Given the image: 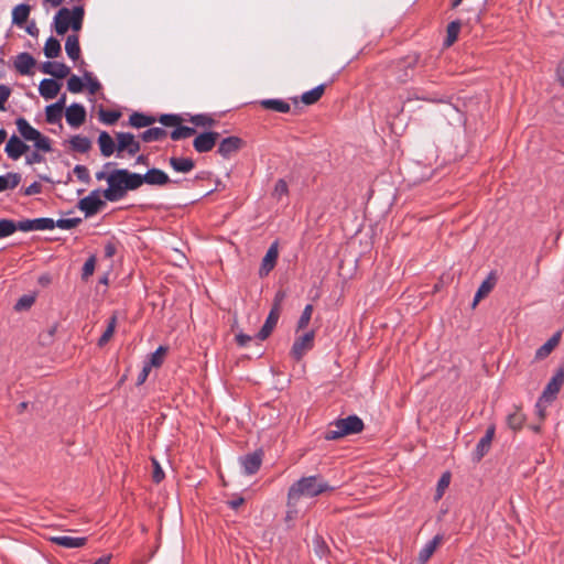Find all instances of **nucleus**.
<instances>
[{
	"mask_svg": "<svg viewBox=\"0 0 564 564\" xmlns=\"http://www.w3.org/2000/svg\"><path fill=\"white\" fill-rule=\"evenodd\" d=\"M108 187L104 191V197L109 202L122 199L128 191L138 189L141 186L140 174L126 169H118L107 176Z\"/></svg>",
	"mask_w": 564,
	"mask_h": 564,
	"instance_id": "obj_1",
	"label": "nucleus"
},
{
	"mask_svg": "<svg viewBox=\"0 0 564 564\" xmlns=\"http://www.w3.org/2000/svg\"><path fill=\"white\" fill-rule=\"evenodd\" d=\"M332 488L318 476L302 477L289 488L290 505H299L301 498H314Z\"/></svg>",
	"mask_w": 564,
	"mask_h": 564,
	"instance_id": "obj_2",
	"label": "nucleus"
},
{
	"mask_svg": "<svg viewBox=\"0 0 564 564\" xmlns=\"http://www.w3.org/2000/svg\"><path fill=\"white\" fill-rule=\"evenodd\" d=\"M362 430V420L357 415H349L333 422L325 432V438L327 441L338 440L350 434L360 433Z\"/></svg>",
	"mask_w": 564,
	"mask_h": 564,
	"instance_id": "obj_3",
	"label": "nucleus"
},
{
	"mask_svg": "<svg viewBox=\"0 0 564 564\" xmlns=\"http://www.w3.org/2000/svg\"><path fill=\"white\" fill-rule=\"evenodd\" d=\"M15 124L21 137L26 141L33 142L36 150L44 153L52 151L51 140L33 128L26 119L18 118Z\"/></svg>",
	"mask_w": 564,
	"mask_h": 564,
	"instance_id": "obj_4",
	"label": "nucleus"
},
{
	"mask_svg": "<svg viewBox=\"0 0 564 564\" xmlns=\"http://www.w3.org/2000/svg\"><path fill=\"white\" fill-rule=\"evenodd\" d=\"M564 383V369H560L549 381L546 387L544 388L541 398L539 399L536 403V408H541L542 403H550L552 402L557 392L560 391L561 387Z\"/></svg>",
	"mask_w": 564,
	"mask_h": 564,
	"instance_id": "obj_5",
	"label": "nucleus"
},
{
	"mask_svg": "<svg viewBox=\"0 0 564 564\" xmlns=\"http://www.w3.org/2000/svg\"><path fill=\"white\" fill-rule=\"evenodd\" d=\"M117 138V152L118 156L121 152L127 151L129 155L137 154L141 147L140 142L135 140L134 135L129 132H118L116 134Z\"/></svg>",
	"mask_w": 564,
	"mask_h": 564,
	"instance_id": "obj_6",
	"label": "nucleus"
},
{
	"mask_svg": "<svg viewBox=\"0 0 564 564\" xmlns=\"http://www.w3.org/2000/svg\"><path fill=\"white\" fill-rule=\"evenodd\" d=\"M104 202L100 199L99 191H93L89 195L82 198L78 203V207L85 213L86 217L94 216L104 206Z\"/></svg>",
	"mask_w": 564,
	"mask_h": 564,
	"instance_id": "obj_7",
	"label": "nucleus"
},
{
	"mask_svg": "<svg viewBox=\"0 0 564 564\" xmlns=\"http://www.w3.org/2000/svg\"><path fill=\"white\" fill-rule=\"evenodd\" d=\"M18 227L20 231H36V230H52L55 228V221L52 218H35V219H25L18 221Z\"/></svg>",
	"mask_w": 564,
	"mask_h": 564,
	"instance_id": "obj_8",
	"label": "nucleus"
},
{
	"mask_svg": "<svg viewBox=\"0 0 564 564\" xmlns=\"http://www.w3.org/2000/svg\"><path fill=\"white\" fill-rule=\"evenodd\" d=\"M314 337V332H308L295 339L291 354L296 360H300L308 350L312 349Z\"/></svg>",
	"mask_w": 564,
	"mask_h": 564,
	"instance_id": "obj_9",
	"label": "nucleus"
},
{
	"mask_svg": "<svg viewBox=\"0 0 564 564\" xmlns=\"http://www.w3.org/2000/svg\"><path fill=\"white\" fill-rule=\"evenodd\" d=\"M30 147L25 144L15 134L11 135L7 141L4 151L11 160H19L23 154L29 151Z\"/></svg>",
	"mask_w": 564,
	"mask_h": 564,
	"instance_id": "obj_10",
	"label": "nucleus"
},
{
	"mask_svg": "<svg viewBox=\"0 0 564 564\" xmlns=\"http://www.w3.org/2000/svg\"><path fill=\"white\" fill-rule=\"evenodd\" d=\"M218 137L214 131L203 132L194 139L193 147L199 153L208 152L215 147Z\"/></svg>",
	"mask_w": 564,
	"mask_h": 564,
	"instance_id": "obj_11",
	"label": "nucleus"
},
{
	"mask_svg": "<svg viewBox=\"0 0 564 564\" xmlns=\"http://www.w3.org/2000/svg\"><path fill=\"white\" fill-rule=\"evenodd\" d=\"M65 118L70 127L78 128L86 119V110L80 104H72L65 110Z\"/></svg>",
	"mask_w": 564,
	"mask_h": 564,
	"instance_id": "obj_12",
	"label": "nucleus"
},
{
	"mask_svg": "<svg viewBox=\"0 0 564 564\" xmlns=\"http://www.w3.org/2000/svg\"><path fill=\"white\" fill-rule=\"evenodd\" d=\"M495 426L490 425L485 435L479 440L474 451V460L479 462L490 449L491 442L495 436Z\"/></svg>",
	"mask_w": 564,
	"mask_h": 564,
	"instance_id": "obj_13",
	"label": "nucleus"
},
{
	"mask_svg": "<svg viewBox=\"0 0 564 564\" xmlns=\"http://www.w3.org/2000/svg\"><path fill=\"white\" fill-rule=\"evenodd\" d=\"M140 177L141 185L145 183L149 185L163 186L171 182L169 175L160 169H150L145 174H140Z\"/></svg>",
	"mask_w": 564,
	"mask_h": 564,
	"instance_id": "obj_14",
	"label": "nucleus"
},
{
	"mask_svg": "<svg viewBox=\"0 0 564 564\" xmlns=\"http://www.w3.org/2000/svg\"><path fill=\"white\" fill-rule=\"evenodd\" d=\"M70 19H73V10L62 8L57 11L54 17V28L58 35H63L68 31L72 23Z\"/></svg>",
	"mask_w": 564,
	"mask_h": 564,
	"instance_id": "obj_15",
	"label": "nucleus"
},
{
	"mask_svg": "<svg viewBox=\"0 0 564 564\" xmlns=\"http://www.w3.org/2000/svg\"><path fill=\"white\" fill-rule=\"evenodd\" d=\"M278 257H279L278 243L273 242L269 247L265 256L262 259V262H261V265L259 269L260 276H265L270 273V271L274 268V265L276 263Z\"/></svg>",
	"mask_w": 564,
	"mask_h": 564,
	"instance_id": "obj_16",
	"label": "nucleus"
},
{
	"mask_svg": "<svg viewBox=\"0 0 564 564\" xmlns=\"http://www.w3.org/2000/svg\"><path fill=\"white\" fill-rule=\"evenodd\" d=\"M242 145V140L238 137H228L220 141L218 147V153L225 158H230L236 153Z\"/></svg>",
	"mask_w": 564,
	"mask_h": 564,
	"instance_id": "obj_17",
	"label": "nucleus"
},
{
	"mask_svg": "<svg viewBox=\"0 0 564 564\" xmlns=\"http://www.w3.org/2000/svg\"><path fill=\"white\" fill-rule=\"evenodd\" d=\"M262 463V455L260 452L248 454L240 458V464L243 468V473L247 475L256 474Z\"/></svg>",
	"mask_w": 564,
	"mask_h": 564,
	"instance_id": "obj_18",
	"label": "nucleus"
},
{
	"mask_svg": "<svg viewBox=\"0 0 564 564\" xmlns=\"http://www.w3.org/2000/svg\"><path fill=\"white\" fill-rule=\"evenodd\" d=\"M41 70L44 74L51 75L55 78H65L70 69L67 65L59 62H44L41 66Z\"/></svg>",
	"mask_w": 564,
	"mask_h": 564,
	"instance_id": "obj_19",
	"label": "nucleus"
},
{
	"mask_svg": "<svg viewBox=\"0 0 564 564\" xmlns=\"http://www.w3.org/2000/svg\"><path fill=\"white\" fill-rule=\"evenodd\" d=\"M61 89V84L55 79L44 78L39 85V93L45 99H53L57 96Z\"/></svg>",
	"mask_w": 564,
	"mask_h": 564,
	"instance_id": "obj_20",
	"label": "nucleus"
},
{
	"mask_svg": "<svg viewBox=\"0 0 564 564\" xmlns=\"http://www.w3.org/2000/svg\"><path fill=\"white\" fill-rule=\"evenodd\" d=\"M279 317H280V313L278 312V308H271V311L265 319L264 325L261 327V329L259 330V333L257 335V337L260 340H264L265 338L269 337V335L272 333V330L276 326Z\"/></svg>",
	"mask_w": 564,
	"mask_h": 564,
	"instance_id": "obj_21",
	"label": "nucleus"
},
{
	"mask_svg": "<svg viewBox=\"0 0 564 564\" xmlns=\"http://www.w3.org/2000/svg\"><path fill=\"white\" fill-rule=\"evenodd\" d=\"M98 145H99L101 155L105 158L111 156L115 153V151L117 150L115 140L106 131H101L99 133Z\"/></svg>",
	"mask_w": 564,
	"mask_h": 564,
	"instance_id": "obj_22",
	"label": "nucleus"
},
{
	"mask_svg": "<svg viewBox=\"0 0 564 564\" xmlns=\"http://www.w3.org/2000/svg\"><path fill=\"white\" fill-rule=\"evenodd\" d=\"M51 542L66 549H78L85 545L86 538H74L68 535H57L50 539Z\"/></svg>",
	"mask_w": 564,
	"mask_h": 564,
	"instance_id": "obj_23",
	"label": "nucleus"
},
{
	"mask_svg": "<svg viewBox=\"0 0 564 564\" xmlns=\"http://www.w3.org/2000/svg\"><path fill=\"white\" fill-rule=\"evenodd\" d=\"M35 64V59L30 55L29 53H20L14 61V67L15 69L22 74L28 75L30 74L32 67Z\"/></svg>",
	"mask_w": 564,
	"mask_h": 564,
	"instance_id": "obj_24",
	"label": "nucleus"
},
{
	"mask_svg": "<svg viewBox=\"0 0 564 564\" xmlns=\"http://www.w3.org/2000/svg\"><path fill=\"white\" fill-rule=\"evenodd\" d=\"M442 540V535H435L421 549L419 553V561L421 564L426 563L431 558L436 547L441 544Z\"/></svg>",
	"mask_w": 564,
	"mask_h": 564,
	"instance_id": "obj_25",
	"label": "nucleus"
},
{
	"mask_svg": "<svg viewBox=\"0 0 564 564\" xmlns=\"http://www.w3.org/2000/svg\"><path fill=\"white\" fill-rule=\"evenodd\" d=\"M169 163L171 167L178 173H188L195 166V163L191 158L172 156L170 158Z\"/></svg>",
	"mask_w": 564,
	"mask_h": 564,
	"instance_id": "obj_26",
	"label": "nucleus"
},
{
	"mask_svg": "<svg viewBox=\"0 0 564 564\" xmlns=\"http://www.w3.org/2000/svg\"><path fill=\"white\" fill-rule=\"evenodd\" d=\"M30 11L31 8L29 4L21 3L15 6L12 10V23L22 26L26 22Z\"/></svg>",
	"mask_w": 564,
	"mask_h": 564,
	"instance_id": "obj_27",
	"label": "nucleus"
},
{
	"mask_svg": "<svg viewBox=\"0 0 564 564\" xmlns=\"http://www.w3.org/2000/svg\"><path fill=\"white\" fill-rule=\"evenodd\" d=\"M65 51L67 56L76 61L80 56V47H79V40L77 35H68L65 42Z\"/></svg>",
	"mask_w": 564,
	"mask_h": 564,
	"instance_id": "obj_28",
	"label": "nucleus"
},
{
	"mask_svg": "<svg viewBox=\"0 0 564 564\" xmlns=\"http://www.w3.org/2000/svg\"><path fill=\"white\" fill-rule=\"evenodd\" d=\"M69 145L76 152L86 153L91 148V141L87 137L77 134L70 138Z\"/></svg>",
	"mask_w": 564,
	"mask_h": 564,
	"instance_id": "obj_29",
	"label": "nucleus"
},
{
	"mask_svg": "<svg viewBox=\"0 0 564 564\" xmlns=\"http://www.w3.org/2000/svg\"><path fill=\"white\" fill-rule=\"evenodd\" d=\"M261 106L281 113H286L291 109L290 105L282 99H263L261 100Z\"/></svg>",
	"mask_w": 564,
	"mask_h": 564,
	"instance_id": "obj_30",
	"label": "nucleus"
},
{
	"mask_svg": "<svg viewBox=\"0 0 564 564\" xmlns=\"http://www.w3.org/2000/svg\"><path fill=\"white\" fill-rule=\"evenodd\" d=\"M21 182V175L19 173H7L6 175H0V192L15 188Z\"/></svg>",
	"mask_w": 564,
	"mask_h": 564,
	"instance_id": "obj_31",
	"label": "nucleus"
},
{
	"mask_svg": "<svg viewBox=\"0 0 564 564\" xmlns=\"http://www.w3.org/2000/svg\"><path fill=\"white\" fill-rule=\"evenodd\" d=\"M560 341V334L553 335L544 345H542L535 352L536 359H544L546 358L552 350L557 346Z\"/></svg>",
	"mask_w": 564,
	"mask_h": 564,
	"instance_id": "obj_32",
	"label": "nucleus"
},
{
	"mask_svg": "<svg viewBox=\"0 0 564 564\" xmlns=\"http://www.w3.org/2000/svg\"><path fill=\"white\" fill-rule=\"evenodd\" d=\"M324 90H325V86L323 84L318 85V86L314 87L313 89L305 91L301 96V100L305 105H313L323 96Z\"/></svg>",
	"mask_w": 564,
	"mask_h": 564,
	"instance_id": "obj_33",
	"label": "nucleus"
},
{
	"mask_svg": "<svg viewBox=\"0 0 564 564\" xmlns=\"http://www.w3.org/2000/svg\"><path fill=\"white\" fill-rule=\"evenodd\" d=\"M155 119L151 116H147L140 112H133L129 117V123L134 128H144L151 126Z\"/></svg>",
	"mask_w": 564,
	"mask_h": 564,
	"instance_id": "obj_34",
	"label": "nucleus"
},
{
	"mask_svg": "<svg viewBox=\"0 0 564 564\" xmlns=\"http://www.w3.org/2000/svg\"><path fill=\"white\" fill-rule=\"evenodd\" d=\"M166 135V131L160 127L149 128L141 133V139L144 142H153L163 139Z\"/></svg>",
	"mask_w": 564,
	"mask_h": 564,
	"instance_id": "obj_35",
	"label": "nucleus"
},
{
	"mask_svg": "<svg viewBox=\"0 0 564 564\" xmlns=\"http://www.w3.org/2000/svg\"><path fill=\"white\" fill-rule=\"evenodd\" d=\"M46 121L51 124L59 123L63 117V110L59 105H48L45 108Z\"/></svg>",
	"mask_w": 564,
	"mask_h": 564,
	"instance_id": "obj_36",
	"label": "nucleus"
},
{
	"mask_svg": "<svg viewBox=\"0 0 564 564\" xmlns=\"http://www.w3.org/2000/svg\"><path fill=\"white\" fill-rule=\"evenodd\" d=\"M166 351V347H158V349L149 356L148 360L144 364L148 365L151 369L153 367H160L164 360Z\"/></svg>",
	"mask_w": 564,
	"mask_h": 564,
	"instance_id": "obj_37",
	"label": "nucleus"
},
{
	"mask_svg": "<svg viewBox=\"0 0 564 564\" xmlns=\"http://www.w3.org/2000/svg\"><path fill=\"white\" fill-rule=\"evenodd\" d=\"M44 54L47 58L57 57L61 54L59 41L53 36L48 37L44 46Z\"/></svg>",
	"mask_w": 564,
	"mask_h": 564,
	"instance_id": "obj_38",
	"label": "nucleus"
},
{
	"mask_svg": "<svg viewBox=\"0 0 564 564\" xmlns=\"http://www.w3.org/2000/svg\"><path fill=\"white\" fill-rule=\"evenodd\" d=\"M19 230L18 223L10 219H0V239L9 237Z\"/></svg>",
	"mask_w": 564,
	"mask_h": 564,
	"instance_id": "obj_39",
	"label": "nucleus"
},
{
	"mask_svg": "<svg viewBox=\"0 0 564 564\" xmlns=\"http://www.w3.org/2000/svg\"><path fill=\"white\" fill-rule=\"evenodd\" d=\"M116 325H117V317H116V315H112L108 322V326H107L106 330L104 332V334L101 335V337L98 340L99 346H104L110 340V338L112 337V335L115 333Z\"/></svg>",
	"mask_w": 564,
	"mask_h": 564,
	"instance_id": "obj_40",
	"label": "nucleus"
},
{
	"mask_svg": "<svg viewBox=\"0 0 564 564\" xmlns=\"http://www.w3.org/2000/svg\"><path fill=\"white\" fill-rule=\"evenodd\" d=\"M524 420V414L521 411L516 410L508 415L507 423L512 430H519L523 425Z\"/></svg>",
	"mask_w": 564,
	"mask_h": 564,
	"instance_id": "obj_41",
	"label": "nucleus"
},
{
	"mask_svg": "<svg viewBox=\"0 0 564 564\" xmlns=\"http://www.w3.org/2000/svg\"><path fill=\"white\" fill-rule=\"evenodd\" d=\"M494 288V282H491L489 279L485 280L480 286L478 288L476 294H475V297H474V301H473V306L475 307L478 302L485 297Z\"/></svg>",
	"mask_w": 564,
	"mask_h": 564,
	"instance_id": "obj_42",
	"label": "nucleus"
},
{
	"mask_svg": "<svg viewBox=\"0 0 564 564\" xmlns=\"http://www.w3.org/2000/svg\"><path fill=\"white\" fill-rule=\"evenodd\" d=\"M196 130L192 127L177 126L172 132L171 138L173 140H181L192 137Z\"/></svg>",
	"mask_w": 564,
	"mask_h": 564,
	"instance_id": "obj_43",
	"label": "nucleus"
},
{
	"mask_svg": "<svg viewBox=\"0 0 564 564\" xmlns=\"http://www.w3.org/2000/svg\"><path fill=\"white\" fill-rule=\"evenodd\" d=\"M70 26L74 31H79L83 25L84 20V8L82 6H77L73 8V19Z\"/></svg>",
	"mask_w": 564,
	"mask_h": 564,
	"instance_id": "obj_44",
	"label": "nucleus"
},
{
	"mask_svg": "<svg viewBox=\"0 0 564 564\" xmlns=\"http://www.w3.org/2000/svg\"><path fill=\"white\" fill-rule=\"evenodd\" d=\"M459 30H460V23L457 22V21H453L448 24L447 26V37H446V44L447 45H452L457 36H458V33H459Z\"/></svg>",
	"mask_w": 564,
	"mask_h": 564,
	"instance_id": "obj_45",
	"label": "nucleus"
},
{
	"mask_svg": "<svg viewBox=\"0 0 564 564\" xmlns=\"http://www.w3.org/2000/svg\"><path fill=\"white\" fill-rule=\"evenodd\" d=\"M80 218H61L55 221V227H58L64 230H69L77 227L80 224Z\"/></svg>",
	"mask_w": 564,
	"mask_h": 564,
	"instance_id": "obj_46",
	"label": "nucleus"
},
{
	"mask_svg": "<svg viewBox=\"0 0 564 564\" xmlns=\"http://www.w3.org/2000/svg\"><path fill=\"white\" fill-rule=\"evenodd\" d=\"M83 79L76 75H72L67 80V89L73 94H78L83 90Z\"/></svg>",
	"mask_w": 564,
	"mask_h": 564,
	"instance_id": "obj_47",
	"label": "nucleus"
},
{
	"mask_svg": "<svg viewBox=\"0 0 564 564\" xmlns=\"http://www.w3.org/2000/svg\"><path fill=\"white\" fill-rule=\"evenodd\" d=\"M312 313H313V305L307 304L304 307L302 315L297 322V329H303L308 325L311 317H312Z\"/></svg>",
	"mask_w": 564,
	"mask_h": 564,
	"instance_id": "obj_48",
	"label": "nucleus"
},
{
	"mask_svg": "<svg viewBox=\"0 0 564 564\" xmlns=\"http://www.w3.org/2000/svg\"><path fill=\"white\" fill-rule=\"evenodd\" d=\"M95 267H96V258L94 256H91L84 263L83 271H82V279L87 280L89 276H91L95 271Z\"/></svg>",
	"mask_w": 564,
	"mask_h": 564,
	"instance_id": "obj_49",
	"label": "nucleus"
},
{
	"mask_svg": "<svg viewBox=\"0 0 564 564\" xmlns=\"http://www.w3.org/2000/svg\"><path fill=\"white\" fill-rule=\"evenodd\" d=\"M120 118V112L118 111H110V110H101L100 111V119L106 124H113L118 121Z\"/></svg>",
	"mask_w": 564,
	"mask_h": 564,
	"instance_id": "obj_50",
	"label": "nucleus"
},
{
	"mask_svg": "<svg viewBox=\"0 0 564 564\" xmlns=\"http://www.w3.org/2000/svg\"><path fill=\"white\" fill-rule=\"evenodd\" d=\"M84 79L87 83L89 94L95 95L100 89V83L93 77L91 73H85Z\"/></svg>",
	"mask_w": 564,
	"mask_h": 564,
	"instance_id": "obj_51",
	"label": "nucleus"
},
{
	"mask_svg": "<svg viewBox=\"0 0 564 564\" xmlns=\"http://www.w3.org/2000/svg\"><path fill=\"white\" fill-rule=\"evenodd\" d=\"M76 177L83 182V183H89L90 182V175L89 171L85 165H76L73 170Z\"/></svg>",
	"mask_w": 564,
	"mask_h": 564,
	"instance_id": "obj_52",
	"label": "nucleus"
},
{
	"mask_svg": "<svg viewBox=\"0 0 564 564\" xmlns=\"http://www.w3.org/2000/svg\"><path fill=\"white\" fill-rule=\"evenodd\" d=\"M449 481H451V475L448 473L443 474L437 484L436 499L442 498L444 490L449 485Z\"/></svg>",
	"mask_w": 564,
	"mask_h": 564,
	"instance_id": "obj_53",
	"label": "nucleus"
},
{
	"mask_svg": "<svg viewBox=\"0 0 564 564\" xmlns=\"http://www.w3.org/2000/svg\"><path fill=\"white\" fill-rule=\"evenodd\" d=\"M33 303H34V296L23 295L22 297H20L18 300V302L14 305V308L17 311L26 310V308L31 307Z\"/></svg>",
	"mask_w": 564,
	"mask_h": 564,
	"instance_id": "obj_54",
	"label": "nucleus"
},
{
	"mask_svg": "<svg viewBox=\"0 0 564 564\" xmlns=\"http://www.w3.org/2000/svg\"><path fill=\"white\" fill-rule=\"evenodd\" d=\"M288 194V184L283 180H279L273 189V196L278 199L282 198Z\"/></svg>",
	"mask_w": 564,
	"mask_h": 564,
	"instance_id": "obj_55",
	"label": "nucleus"
},
{
	"mask_svg": "<svg viewBox=\"0 0 564 564\" xmlns=\"http://www.w3.org/2000/svg\"><path fill=\"white\" fill-rule=\"evenodd\" d=\"M180 117L175 115H162L160 118V122L166 127H176L180 124Z\"/></svg>",
	"mask_w": 564,
	"mask_h": 564,
	"instance_id": "obj_56",
	"label": "nucleus"
},
{
	"mask_svg": "<svg viewBox=\"0 0 564 564\" xmlns=\"http://www.w3.org/2000/svg\"><path fill=\"white\" fill-rule=\"evenodd\" d=\"M40 150L33 151L32 153L28 154L25 158V163L28 165H33L36 163H42L45 161L44 156L39 153Z\"/></svg>",
	"mask_w": 564,
	"mask_h": 564,
	"instance_id": "obj_57",
	"label": "nucleus"
},
{
	"mask_svg": "<svg viewBox=\"0 0 564 564\" xmlns=\"http://www.w3.org/2000/svg\"><path fill=\"white\" fill-rule=\"evenodd\" d=\"M152 464H153V474H152L153 481L160 482L164 478V473H163L159 462L155 458H152Z\"/></svg>",
	"mask_w": 564,
	"mask_h": 564,
	"instance_id": "obj_58",
	"label": "nucleus"
},
{
	"mask_svg": "<svg viewBox=\"0 0 564 564\" xmlns=\"http://www.w3.org/2000/svg\"><path fill=\"white\" fill-rule=\"evenodd\" d=\"M11 95V89L6 85H0V110H4V104Z\"/></svg>",
	"mask_w": 564,
	"mask_h": 564,
	"instance_id": "obj_59",
	"label": "nucleus"
},
{
	"mask_svg": "<svg viewBox=\"0 0 564 564\" xmlns=\"http://www.w3.org/2000/svg\"><path fill=\"white\" fill-rule=\"evenodd\" d=\"M42 192V185L37 182H33L28 187L24 188L25 196H32L40 194Z\"/></svg>",
	"mask_w": 564,
	"mask_h": 564,
	"instance_id": "obj_60",
	"label": "nucleus"
},
{
	"mask_svg": "<svg viewBox=\"0 0 564 564\" xmlns=\"http://www.w3.org/2000/svg\"><path fill=\"white\" fill-rule=\"evenodd\" d=\"M192 122L196 126H212L213 119L203 115H197L192 118Z\"/></svg>",
	"mask_w": 564,
	"mask_h": 564,
	"instance_id": "obj_61",
	"label": "nucleus"
},
{
	"mask_svg": "<svg viewBox=\"0 0 564 564\" xmlns=\"http://www.w3.org/2000/svg\"><path fill=\"white\" fill-rule=\"evenodd\" d=\"M288 511H286V520L292 521L294 520L299 514L297 505H290V499L288 498L286 502Z\"/></svg>",
	"mask_w": 564,
	"mask_h": 564,
	"instance_id": "obj_62",
	"label": "nucleus"
},
{
	"mask_svg": "<svg viewBox=\"0 0 564 564\" xmlns=\"http://www.w3.org/2000/svg\"><path fill=\"white\" fill-rule=\"evenodd\" d=\"M151 372V368L144 364L141 372L139 373L138 376V379H137V384H142L145 382V380L148 379L149 375Z\"/></svg>",
	"mask_w": 564,
	"mask_h": 564,
	"instance_id": "obj_63",
	"label": "nucleus"
},
{
	"mask_svg": "<svg viewBox=\"0 0 564 564\" xmlns=\"http://www.w3.org/2000/svg\"><path fill=\"white\" fill-rule=\"evenodd\" d=\"M284 297H285L284 292L279 291V292L275 294L274 303H273L272 308H278V312H279V313H281V304H282V302H283Z\"/></svg>",
	"mask_w": 564,
	"mask_h": 564,
	"instance_id": "obj_64",
	"label": "nucleus"
}]
</instances>
